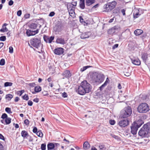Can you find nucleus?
I'll return each mask as SVG.
<instances>
[{"instance_id":"nucleus-1","label":"nucleus","mask_w":150,"mask_h":150,"mask_svg":"<svg viewBox=\"0 0 150 150\" xmlns=\"http://www.w3.org/2000/svg\"><path fill=\"white\" fill-rule=\"evenodd\" d=\"M92 87L90 84L86 80L82 81L80 85L79 86L76 90V92L81 95H84L86 93H88L91 91Z\"/></svg>"},{"instance_id":"nucleus-2","label":"nucleus","mask_w":150,"mask_h":150,"mask_svg":"<svg viewBox=\"0 0 150 150\" xmlns=\"http://www.w3.org/2000/svg\"><path fill=\"white\" fill-rule=\"evenodd\" d=\"M143 123V122L141 120L134 122L131 127V133L133 134H136L138 128L142 125Z\"/></svg>"},{"instance_id":"nucleus-3","label":"nucleus","mask_w":150,"mask_h":150,"mask_svg":"<svg viewBox=\"0 0 150 150\" xmlns=\"http://www.w3.org/2000/svg\"><path fill=\"white\" fill-rule=\"evenodd\" d=\"M132 114V109L130 107H125L121 112L120 117L122 118H127Z\"/></svg>"},{"instance_id":"nucleus-4","label":"nucleus","mask_w":150,"mask_h":150,"mask_svg":"<svg viewBox=\"0 0 150 150\" xmlns=\"http://www.w3.org/2000/svg\"><path fill=\"white\" fill-rule=\"evenodd\" d=\"M138 112L140 113H146L150 110L149 105L146 103H142L140 104L137 108Z\"/></svg>"},{"instance_id":"nucleus-5","label":"nucleus","mask_w":150,"mask_h":150,"mask_svg":"<svg viewBox=\"0 0 150 150\" xmlns=\"http://www.w3.org/2000/svg\"><path fill=\"white\" fill-rule=\"evenodd\" d=\"M117 4V2L114 1L107 3L104 6V11L107 12L111 11L116 7Z\"/></svg>"},{"instance_id":"nucleus-6","label":"nucleus","mask_w":150,"mask_h":150,"mask_svg":"<svg viewBox=\"0 0 150 150\" xmlns=\"http://www.w3.org/2000/svg\"><path fill=\"white\" fill-rule=\"evenodd\" d=\"M149 129L146 125H144L139 130L138 134L142 137H146L148 133Z\"/></svg>"},{"instance_id":"nucleus-7","label":"nucleus","mask_w":150,"mask_h":150,"mask_svg":"<svg viewBox=\"0 0 150 150\" xmlns=\"http://www.w3.org/2000/svg\"><path fill=\"white\" fill-rule=\"evenodd\" d=\"M30 44L31 45L36 48H38L39 47L40 43V40L37 38H33L30 40Z\"/></svg>"},{"instance_id":"nucleus-8","label":"nucleus","mask_w":150,"mask_h":150,"mask_svg":"<svg viewBox=\"0 0 150 150\" xmlns=\"http://www.w3.org/2000/svg\"><path fill=\"white\" fill-rule=\"evenodd\" d=\"M129 121L127 119H122L120 120L118 123V125L121 127L127 126L129 125Z\"/></svg>"},{"instance_id":"nucleus-9","label":"nucleus","mask_w":150,"mask_h":150,"mask_svg":"<svg viewBox=\"0 0 150 150\" xmlns=\"http://www.w3.org/2000/svg\"><path fill=\"white\" fill-rule=\"evenodd\" d=\"M54 36H51L50 37L44 35L43 36V39L44 41L47 43H51L52 41L54 40Z\"/></svg>"},{"instance_id":"nucleus-10","label":"nucleus","mask_w":150,"mask_h":150,"mask_svg":"<svg viewBox=\"0 0 150 150\" xmlns=\"http://www.w3.org/2000/svg\"><path fill=\"white\" fill-rule=\"evenodd\" d=\"M64 49L61 47H58L54 50V54L57 55H61L64 53Z\"/></svg>"},{"instance_id":"nucleus-11","label":"nucleus","mask_w":150,"mask_h":150,"mask_svg":"<svg viewBox=\"0 0 150 150\" xmlns=\"http://www.w3.org/2000/svg\"><path fill=\"white\" fill-rule=\"evenodd\" d=\"M39 32V30L37 29L35 31H31L30 30H26V33L28 36L34 35L37 34Z\"/></svg>"},{"instance_id":"nucleus-12","label":"nucleus","mask_w":150,"mask_h":150,"mask_svg":"<svg viewBox=\"0 0 150 150\" xmlns=\"http://www.w3.org/2000/svg\"><path fill=\"white\" fill-rule=\"evenodd\" d=\"M132 63L134 65H139L141 64V61L138 58H133L131 59Z\"/></svg>"},{"instance_id":"nucleus-13","label":"nucleus","mask_w":150,"mask_h":150,"mask_svg":"<svg viewBox=\"0 0 150 150\" xmlns=\"http://www.w3.org/2000/svg\"><path fill=\"white\" fill-rule=\"evenodd\" d=\"M91 34L90 32L83 33L81 35V38L82 39H84L88 38Z\"/></svg>"},{"instance_id":"nucleus-14","label":"nucleus","mask_w":150,"mask_h":150,"mask_svg":"<svg viewBox=\"0 0 150 150\" xmlns=\"http://www.w3.org/2000/svg\"><path fill=\"white\" fill-rule=\"evenodd\" d=\"M59 144L58 143L53 144L52 143H49L47 144V148L48 150H52L54 149L55 146H57L59 145Z\"/></svg>"},{"instance_id":"nucleus-15","label":"nucleus","mask_w":150,"mask_h":150,"mask_svg":"<svg viewBox=\"0 0 150 150\" xmlns=\"http://www.w3.org/2000/svg\"><path fill=\"white\" fill-rule=\"evenodd\" d=\"M96 0H86V5L87 6H90L94 4Z\"/></svg>"},{"instance_id":"nucleus-16","label":"nucleus","mask_w":150,"mask_h":150,"mask_svg":"<svg viewBox=\"0 0 150 150\" xmlns=\"http://www.w3.org/2000/svg\"><path fill=\"white\" fill-rule=\"evenodd\" d=\"M90 147L89 143L87 141L85 142L83 144V148L84 150H88L89 149Z\"/></svg>"},{"instance_id":"nucleus-17","label":"nucleus","mask_w":150,"mask_h":150,"mask_svg":"<svg viewBox=\"0 0 150 150\" xmlns=\"http://www.w3.org/2000/svg\"><path fill=\"white\" fill-rule=\"evenodd\" d=\"M56 42L57 43L60 44L64 45L65 43V41L64 39L62 38H58L56 41Z\"/></svg>"},{"instance_id":"nucleus-18","label":"nucleus","mask_w":150,"mask_h":150,"mask_svg":"<svg viewBox=\"0 0 150 150\" xmlns=\"http://www.w3.org/2000/svg\"><path fill=\"white\" fill-rule=\"evenodd\" d=\"M11 118L10 117H7L5 119V120H1V121L2 123L4 124V122H5L6 125L9 124L11 122Z\"/></svg>"},{"instance_id":"nucleus-19","label":"nucleus","mask_w":150,"mask_h":150,"mask_svg":"<svg viewBox=\"0 0 150 150\" xmlns=\"http://www.w3.org/2000/svg\"><path fill=\"white\" fill-rule=\"evenodd\" d=\"M7 25V24L6 23H4L2 25L3 28H1L0 30V31L1 32H7L8 31V29L6 27Z\"/></svg>"},{"instance_id":"nucleus-20","label":"nucleus","mask_w":150,"mask_h":150,"mask_svg":"<svg viewBox=\"0 0 150 150\" xmlns=\"http://www.w3.org/2000/svg\"><path fill=\"white\" fill-rule=\"evenodd\" d=\"M148 54L147 53H144L142 56V58L143 60L145 62L148 59Z\"/></svg>"},{"instance_id":"nucleus-21","label":"nucleus","mask_w":150,"mask_h":150,"mask_svg":"<svg viewBox=\"0 0 150 150\" xmlns=\"http://www.w3.org/2000/svg\"><path fill=\"white\" fill-rule=\"evenodd\" d=\"M85 0H80L79 7L82 9L85 8Z\"/></svg>"},{"instance_id":"nucleus-22","label":"nucleus","mask_w":150,"mask_h":150,"mask_svg":"<svg viewBox=\"0 0 150 150\" xmlns=\"http://www.w3.org/2000/svg\"><path fill=\"white\" fill-rule=\"evenodd\" d=\"M21 136L23 138H26L27 136H28V132L25 130H22L21 133Z\"/></svg>"},{"instance_id":"nucleus-23","label":"nucleus","mask_w":150,"mask_h":150,"mask_svg":"<svg viewBox=\"0 0 150 150\" xmlns=\"http://www.w3.org/2000/svg\"><path fill=\"white\" fill-rule=\"evenodd\" d=\"M109 79L108 78H107L106 79V81L105 82V83L99 87V89L100 91L102 90L103 88L104 87L107 85V83L109 82Z\"/></svg>"},{"instance_id":"nucleus-24","label":"nucleus","mask_w":150,"mask_h":150,"mask_svg":"<svg viewBox=\"0 0 150 150\" xmlns=\"http://www.w3.org/2000/svg\"><path fill=\"white\" fill-rule=\"evenodd\" d=\"M143 31L141 29H137L134 31V34L136 36H139L142 34Z\"/></svg>"},{"instance_id":"nucleus-25","label":"nucleus","mask_w":150,"mask_h":150,"mask_svg":"<svg viewBox=\"0 0 150 150\" xmlns=\"http://www.w3.org/2000/svg\"><path fill=\"white\" fill-rule=\"evenodd\" d=\"M37 25L35 23H32L29 25V27L31 29L33 30L36 28L37 27Z\"/></svg>"},{"instance_id":"nucleus-26","label":"nucleus","mask_w":150,"mask_h":150,"mask_svg":"<svg viewBox=\"0 0 150 150\" xmlns=\"http://www.w3.org/2000/svg\"><path fill=\"white\" fill-rule=\"evenodd\" d=\"M69 13L70 16L73 18L75 16V13L74 10L73 9H71L69 11Z\"/></svg>"},{"instance_id":"nucleus-27","label":"nucleus","mask_w":150,"mask_h":150,"mask_svg":"<svg viewBox=\"0 0 150 150\" xmlns=\"http://www.w3.org/2000/svg\"><path fill=\"white\" fill-rule=\"evenodd\" d=\"M42 90L41 87L39 86H37L35 87L34 90L36 93L40 92Z\"/></svg>"},{"instance_id":"nucleus-28","label":"nucleus","mask_w":150,"mask_h":150,"mask_svg":"<svg viewBox=\"0 0 150 150\" xmlns=\"http://www.w3.org/2000/svg\"><path fill=\"white\" fill-rule=\"evenodd\" d=\"M63 74L66 77H69L71 76L70 72L68 70L65 71L63 73Z\"/></svg>"},{"instance_id":"nucleus-29","label":"nucleus","mask_w":150,"mask_h":150,"mask_svg":"<svg viewBox=\"0 0 150 150\" xmlns=\"http://www.w3.org/2000/svg\"><path fill=\"white\" fill-rule=\"evenodd\" d=\"M13 96L11 94H8L6 95L5 98L8 101L11 100L13 97Z\"/></svg>"},{"instance_id":"nucleus-30","label":"nucleus","mask_w":150,"mask_h":150,"mask_svg":"<svg viewBox=\"0 0 150 150\" xmlns=\"http://www.w3.org/2000/svg\"><path fill=\"white\" fill-rule=\"evenodd\" d=\"M36 134L38 136L41 138H42L43 136V133L41 130H38Z\"/></svg>"},{"instance_id":"nucleus-31","label":"nucleus","mask_w":150,"mask_h":150,"mask_svg":"<svg viewBox=\"0 0 150 150\" xmlns=\"http://www.w3.org/2000/svg\"><path fill=\"white\" fill-rule=\"evenodd\" d=\"M13 83L10 82H6L4 83V86L7 87L8 86H12Z\"/></svg>"},{"instance_id":"nucleus-32","label":"nucleus","mask_w":150,"mask_h":150,"mask_svg":"<svg viewBox=\"0 0 150 150\" xmlns=\"http://www.w3.org/2000/svg\"><path fill=\"white\" fill-rule=\"evenodd\" d=\"M56 27L57 28V31H60L63 27L62 24H60L59 25H56Z\"/></svg>"},{"instance_id":"nucleus-33","label":"nucleus","mask_w":150,"mask_h":150,"mask_svg":"<svg viewBox=\"0 0 150 150\" xmlns=\"http://www.w3.org/2000/svg\"><path fill=\"white\" fill-rule=\"evenodd\" d=\"M26 138L28 139L29 142H32L33 141L34 139L33 137L29 134H28V136H27Z\"/></svg>"},{"instance_id":"nucleus-34","label":"nucleus","mask_w":150,"mask_h":150,"mask_svg":"<svg viewBox=\"0 0 150 150\" xmlns=\"http://www.w3.org/2000/svg\"><path fill=\"white\" fill-rule=\"evenodd\" d=\"M46 147V144L45 143L41 144V149L42 150H45Z\"/></svg>"},{"instance_id":"nucleus-35","label":"nucleus","mask_w":150,"mask_h":150,"mask_svg":"<svg viewBox=\"0 0 150 150\" xmlns=\"http://www.w3.org/2000/svg\"><path fill=\"white\" fill-rule=\"evenodd\" d=\"M99 147L100 148V150H102L103 149H106V147L105 145L103 144H100L99 146Z\"/></svg>"},{"instance_id":"nucleus-36","label":"nucleus","mask_w":150,"mask_h":150,"mask_svg":"<svg viewBox=\"0 0 150 150\" xmlns=\"http://www.w3.org/2000/svg\"><path fill=\"white\" fill-rule=\"evenodd\" d=\"M22 98L24 100H28L29 99V97L27 94H25L24 96H22Z\"/></svg>"},{"instance_id":"nucleus-37","label":"nucleus","mask_w":150,"mask_h":150,"mask_svg":"<svg viewBox=\"0 0 150 150\" xmlns=\"http://www.w3.org/2000/svg\"><path fill=\"white\" fill-rule=\"evenodd\" d=\"M24 90H22L21 91H18L17 92V94L18 95H19L20 96H21L22 94L24 92Z\"/></svg>"},{"instance_id":"nucleus-38","label":"nucleus","mask_w":150,"mask_h":150,"mask_svg":"<svg viewBox=\"0 0 150 150\" xmlns=\"http://www.w3.org/2000/svg\"><path fill=\"white\" fill-rule=\"evenodd\" d=\"M5 111L7 113L10 114L12 113V112L11 110V109L10 108L7 107L5 108Z\"/></svg>"},{"instance_id":"nucleus-39","label":"nucleus","mask_w":150,"mask_h":150,"mask_svg":"<svg viewBox=\"0 0 150 150\" xmlns=\"http://www.w3.org/2000/svg\"><path fill=\"white\" fill-rule=\"evenodd\" d=\"M140 14H139L138 12L135 13H134L133 15L134 17V18H137L139 16H140Z\"/></svg>"},{"instance_id":"nucleus-40","label":"nucleus","mask_w":150,"mask_h":150,"mask_svg":"<svg viewBox=\"0 0 150 150\" xmlns=\"http://www.w3.org/2000/svg\"><path fill=\"white\" fill-rule=\"evenodd\" d=\"M5 63V60L4 59H1L0 61V65L3 66L4 65Z\"/></svg>"},{"instance_id":"nucleus-41","label":"nucleus","mask_w":150,"mask_h":150,"mask_svg":"<svg viewBox=\"0 0 150 150\" xmlns=\"http://www.w3.org/2000/svg\"><path fill=\"white\" fill-rule=\"evenodd\" d=\"M6 37L5 36H1L0 37V40L1 41H5L6 40Z\"/></svg>"},{"instance_id":"nucleus-42","label":"nucleus","mask_w":150,"mask_h":150,"mask_svg":"<svg viewBox=\"0 0 150 150\" xmlns=\"http://www.w3.org/2000/svg\"><path fill=\"white\" fill-rule=\"evenodd\" d=\"M109 123L111 125H114L115 123V121L114 120H110L109 121Z\"/></svg>"},{"instance_id":"nucleus-43","label":"nucleus","mask_w":150,"mask_h":150,"mask_svg":"<svg viewBox=\"0 0 150 150\" xmlns=\"http://www.w3.org/2000/svg\"><path fill=\"white\" fill-rule=\"evenodd\" d=\"M7 115L6 114L4 113L2 115L1 118L3 119H6V118H7Z\"/></svg>"},{"instance_id":"nucleus-44","label":"nucleus","mask_w":150,"mask_h":150,"mask_svg":"<svg viewBox=\"0 0 150 150\" xmlns=\"http://www.w3.org/2000/svg\"><path fill=\"white\" fill-rule=\"evenodd\" d=\"M33 132L34 133L36 134L38 132V129L36 127H33Z\"/></svg>"},{"instance_id":"nucleus-45","label":"nucleus","mask_w":150,"mask_h":150,"mask_svg":"<svg viewBox=\"0 0 150 150\" xmlns=\"http://www.w3.org/2000/svg\"><path fill=\"white\" fill-rule=\"evenodd\" d=\"M30 14L29 13H26L24 15V18L25 19H28L30 17Z\"/></svg>"},{"instance_id":"nucleus-46","label":"nucleus","mask_w":150,"mask_h":150,"mask_svg":"<svg viewBox=\"0 0 150 150\" xmlns=\"http://www.w3.org/2000/svg\"><path fill=\"white\" fill-rule=\"evenodd\" d=\"M29 121L28 119H26L24 121V123L26 125H28L29 124Z\"/></svg>"},{"instance_id":"nucleus-47","label":"nucleus","mask_w":150,"mask_h":150,"mask_svg":"<svg viewBox=\"0 0 150 150\" xmlns=\"http://www.w3.org/2000/svg\"><path fill=\"white\" fill-rule=\"evenodd\" d=\"M13 47L11 46L9 48V52L10 53H12L13 52Z\"/></svg>"},{"instance_id":"nucleus-48","label":"nucleus","mask_w":150,"mask_h":150,"mask_svg":"<svg viewBox=\"0 0 150 150\" xmlns=\"http://www.w3.org/2000/svg\"><path fill=\"white\" fill-rule=\"evenodd\" d=\"M22 14V11L21 10L18 11L17 13V15L18 16H20Z\"/></svg>"},{"instance_id":"nucleus-49","label":"nucleus","mask_w":150,"mask_h":150,"mask_svg":"<svg viewBox=\"0 0 150 150\" xmlns=\"http://www.w3.org/2000/svg\"><path fill=\"white\" fill-rule=\"evenodd\" d=\"M62 96L63 98H66L67 96V93L65 92H64L62 94Z\"/></svg>"},{"instance_id":"nucleus-50","label":"nucleus","mask_w":150,"mask_h":150,"mask_svg":"<svg viewBox=\"0 0 150 150\" xmlns=\"http://www.w3.org/2000/svg\"><path fill=\"white\" fill-rule=\"evenodd\" d=\"M33 104V103L32 101H31L30 100H29L28 101V105H29L30 106H31Z\"/></svg>"},{"instance_id":"nucleus-51","label":"nucleus","mask_w":150,"mask_h":150,"mask_svg":"<svg viewBox=\"0 0 150 150\" xmlns=\"http://www.w3.org/2000/svg\"><path fill=\"white\" fill-rule=\"evenodd\" d=\"M55 15V13L54 12H51L49 14V16H50L52 17L54 16Z\"/></svg>"},{"instance_id":"nucleus-52","label":"nucleus","mask_w":150,"mask_h":150,"mask_svg":"<svg viewBox=\"0 0 150 150\" xmlns=\"http://www.w3.org/2000/svg\"><path fill=\"white\" fill-rule=\"evenodd\" d=\"M0 139L5 141V139L4 137L1 134H0Z\"/></svg>"},{"instance_id":"nucleus-53","label":"nucleus","mask_w":150,"mask_h":150,"mask_svg":"<svg viewBox=\"0 0 150 150\" xmlns=\"http://www.w3.org/2000/svg\"><path fill=\"white\" fill-rule=\"evenodd\" d=\"M13 1L12 0H10L8 3V5L10 6L13 5Z\"/></svg>"},{"instance_id":"nucleus-54","label":"nucleus","mask_w":150,"mask_h":150,"mask_svg":"<svg viewBox=\"0 0 150 150\" xmlns=\"http://www.w3.org/2000/svg\"><path fill=\"white\" fill-rule=\"evenodd\" d=\"M0 150H4V146L1 142H0Z\"/></svg>"},{"instance_id":"nucleus-55","label":"nucleus","mask_w":150,"mask_h":150,"mask_svg":"<svg viewBox=\"0 0 150 150\" xmlns=\"http://www.w3.org/2000/svg\"><path fill=\"white\" fill-rule=\"evenodd\" d=\"M29 85L30 86L33 87L35 85V84L34 83H30Z\"/></svg>"},{"instance_id":"nucleus-56","label":"nucleus","mask_w":150,"mask_h":150,"mask_svg":"<svg viewBox=\"0 0 150 150\" xmlns=\"http://www.w3.org/2000/svg\"><path fill=\"white\" fill-rule=\"evenodd\" d=\"M33 101L36 103H38L39 101V99L38 98H36L33 100Z\"/></svg>"},{"instance_id":"nucleus-57","label":"nucleus","mask_w":150,"mask_h":150,"mask_svg":"<svg viewBox=\"0 0 150 150\" xmlns=\"http://www.w3.org/2000/svg\"><path fill=\"white\" fill-rule=\"evenodd\" d=\"M79 18L80 22L81 23H82L83 22V18L81 16H79Z\"/></svg>"},{"instance_id":"nucleus-58","label":"nucleus","mask_w":150,"mask_h":150,"mask_svg":"<svg viewBox=\"0 0 150 150\" xmlns=\"http://www.w3.org/2000/svg\"><path fill=\"white\" fill-rule=\"evenodd\" d=\"M118 46V44H115L112 47V49H115Z\"/></svg>"},{"instance_id":"nucleus-59","label":"nucleus","mask_w":150,"mask_h":150,"mask_svg":"<svg viewBox=\"0 0 150 150\" xmlns=\"http://www.w3.org/2000/svg\"><path fill=\"white\" fill-rule=\"evenodd\" d=\"M121 12L122 13L123 15L125 16V11L124 9H122L121 10Z\"/></svg>"},{"instance_id":"nucleus-60","label":"nucleus","mask_w":150,"mask_h":150,"mask_svg":"<svg viewBox=\"0 0 150 150\" xmlns=\"http://www.w3.org/2000/svg\"><path fill=\"white\" fill-rule=\"evenodd\" d=\"M72 4L74 6H76L77 4V2L76 1H73L72 2Z\"/></svg>"},{"instance_id":"nucleus-61","label":"nucleus","mask_w":150,"mask_h":150,"mask_svg":"<svg viewBox=\"0 0 150 150\" xmlns=\"http://www.w3.org/2000/svg\"><path fill=\"white\" fill-rule=\"evenodd\" d=\"M20 100V99H19V98H18V97H17L15 98L14 101L15 102H17L18 100Z\"/></svg>"},{"instance_id":"nucleus-62","label":"nucleus","mask_w":150,"mask_h":150,"mask_svg":"<svg viewBox=\"0 0 150 150\" xmlns=\"http://www.w3.org/2000/svg\"><path fill=\"white\" fill-rule=\"evenodd\" d=\"M87 69L86 67H84L82 68H81V70L82 71H83L85 70H86Z\"/></svg>"},{"instance_id":"nucleus-63","label":"nucleus","mask_w":150,"mask_h":150,"mask_svg":"<svg viewBox=\"0 0 150 150\" xmlns=\"http://www.w3.org/2000/svg\"><path fill=\"white\" fill-rule=\"evenodd\" d=\"M49 86L51 88L52 87L54 86L53 83L52 82L50 83L49 84Z\"/></svg>"},{"instance_id":"nucleus-64","label":"nucleus","mask_w":150,"mask_h":150,"mask_svg":"<svg viewBox=\"0 0 150 150\" xmlns=\"http://www.w3.org/2000/svg\"><path fill=\"white\" fill-rule=\"evenodd\" d=\"M47 81L49 82H51L52 81V78L51 77H50L48 79Z\"/></svg>"}]
</instances>
